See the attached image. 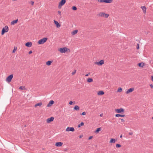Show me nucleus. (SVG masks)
<instances>
[{
	"label": "nucleus",
	"mask_w": 153,
	"mask_h": 153,
	"mask_svg": "<svg viewBox=\"0 0 153 153\" xmlns=\"http://www.w3.org/2000/svg\"><path fill=\"white\" fill-rule=\"evenodd\" d=\"M150 87H151V88H153V85H152V84H150Z\"/></svg>",
	"instance_id": "47"
},
{
	"label": "nucleus",
	"mask_w": 153,
	"mask_h": 153,
	"mask_svg": "<svg viewBox=\"0 0 153 153\" xmlns=\"http://www.w3.org/2000/svg\"><path fill=\"white\" fill-rule=\"evenodd\" d=\"M115 111L118 113L123 114L124 112V109L122 108H121L119 109H115Z\"/></svg>",
	"instance_id": "7"
},
{
	"label": "nucleus",
	"mask_w": 153,
	"mask_h": 153,
	"mask_svg": "<svg viewBox=\"0 0 153 153\" xmlns=\"http://www.w3.org/2000/svg\"><path fill=\"white\" fill-rule=\"evenodd\" d=\"M79 107L77 105H75L74 107V109L76 111H78L79 110Z\"/></svg>",
	"instance_id": "25"
},
{
	"label": "nucleus",
	"mask_w": 153,
	"mask_h": 153,
	"mask_svg": "<svg viewBox=\"0 0 153 153\" xmlns=\"http://www.w3.org/2000/svg\"><path fill=\"white\" fill-rule=\"evenodd\" d=\"M98 1L101 3H110L112 2V0H98Z\"/></svg>",
	"instance_id": "6"
},
{
	"label": "nucleus",
	"mask_w": 153,
	"mask_h": 153,
	"mask_svg": "<svg viewBox=\"0 0 153 153\" xmlns=\"http://www.w3.org/2000/svg\"><path fill=\"white\" fill-rule=\"evenodd\" d=\"M95 64L97 65H101L103 64H104V61L103 60H101L99 62H96Z\"/></svg>",
	"instance_id": "10"
},
{
	"label": "nucleus",
	"mask_w": 153,
	"mask_h": 153,
	"mask_svg": "<svg viewBox=\"0 0 153 153\" xmlns=\"http://www.w3.org/2000/svg\"><path fill=\"white\" fill-rule=\"evenodd\" d=\"M121 120L122 122H124V120L123 119H121Z\"/></svg>",
	"instance_id": "46"
},
{
	"label": "nucleus",
	"mask_w": 153,
	"mask_h": 153,
	"mask_svg": "<svg viewBox=\"0 0 153 153\" xmlns=\"http://www.w3.org/2000/svg\"><path fill=\"white\" fill-rule=\"evenodd\" d=\"M122 137V135L121 134L120 136V138H121Z\"/></svg>",
	"instance_id": "50"
},
{
	"label": "nucleus",
	"mask_w": 153,
	"mask_h": 153,
	"mask_svg": "<svg viewBox=\"0 0 153 153\" xmlns=\"http://www.w3.org/2000/svg\"><path fill=\"white\" fill-rule=\"evenodd\" d=\"M100 116L101 117H102V114H101L100 115Z\"/></svg>",
	"instance_id": "51"
},
{
	"label": "nucleus",
	"mask_w": 153,
	"mask_h": 153,
	"mask_svg": "<svg viewBox=\"0 0 153 153\" xmlns=\"http://www.w3.org/2000/svg\"><path fill=\"white\" fill-rule=\"evenodd\" d=\"M122 91V89L121 88H119L117 90V92H121Z\"/></svg>",
	"instance_id": "32"
},
{
	"label": "nucleus",
	"mask_w": 153,
	"mask_h": 153,
	"mask_svg": "<svg viewBox=\"0 0 153 153\" xmlns=\"http://www.w3.org/2000/svg\"><path fill=\"white\" fill-rule=\"evenodd\" d=\"M136 48L137 49H138L139 48V45L138 44H137Z\"/></svg>",
	"instance_id": "38"
},
{
	"label": "nucleus",
	"mask_w": 153,
	"mask_h": 153,
	"mask_svg": "<svg viewBox=\"0 0 153 153\" xmlns=\"http://www.w3.org/2000/svg\"><path fill=\"white\" fill-rule=\"evenodd\" d=\"M58 51L61 53H65L67 51V48L66 47L60 48L58 49Z\"/></svg>",
	"instance_id": "4"
},
{
	"label": "nucleus",
	"mask_w": 153,
	"mask_h": 153,
	"mask_svg": "<svg viewBox=\"0 0 153 153\" xmlns=\"http://www.w3.org/2000/svg\"><path fill=\"white\" fill-rule=\"evenodd\" d=\"M104 16H103V17H104L105 18H107L109 16V15L108 14H106L105 13Z\"/></svg>",
	"instance_id": "30"
},
{
	"label": "nucleus",
	"mask_w": 153,
	"mask_h": 153,
	"mask_svg": "<svg viewBox=\"0 0 153 153\" xmlns=\"http://www.w3.org/2000/svg\"><path fill=\"white\" fill-rule=\"evenodd\" d=\"M121 146V145L119 144H116V147L117 148H119Z\"/></svg>",
	"instance_id": "31"
},
{
	"label": "nucleus",
	"mask_w": 153,
	"mask_h": 153,
	"mask_svg": "<svg viewBox=\"0 0 153 153\" xmlns=\"http://www.w3.org/2000/svg\"><path fill=\"white\" fill-rule=\"evenodd\" d=\"M90 74H91L90 73V72H89V73H88V74H86V75H85V76H88V75H90Z\"/></svg>",
	"instance_id": "42"
},
{
	"label": "nucleus",
	"mask_w": 153,
	"mask_h": 153,
	"mask_svg": "<svg viewBox=\"0 0 153 153\" xmlns=\"http://www.w3.org/2000/svg\"><path fill=\"white\" fill-rule=\"evenodd\" d=\"M83 137V135H80L79 136V138H81L82 137Z\"/></svg>",
	"instance_id": "45"
},
{
	"label": "nucleus",
	"mask_w": 153,
	"mask_h": 153,
	"mask_svg": "<svg viewBox=\"0 0 153 153\" xmlns=\"http://www.w3.org/2000/svg\"><path fill=\"white\" fill-rule=\"evenodd\" d=\"M63 143L61 142H57L56 143L55 145L56 146L59 147L62 146Z\"/></svg>",
	"instance_id": "14"
},
{
	"label": "nucleus",
	"mask_w": 153,
	"mask_h": 153,
	"mask_svg": "<svg viewBox=\"0 0 153 153\" xmlns=\"http://www.w3.org/2000/svg\"><path fill=\"white\" fill-rule=\"evenodd\" d=\"M13 74H10L7 77L6 81L8 83L10 82L13 78Z\"/></svg>",
	"instance_id": "3"
},
{
	"label": "nucleus",
	"mask_w": 153,
	"mask_h": 153,
	"mask_svg": "<svg viewBox=\"0 0 153 153\" xmlns=\"http://www.w3.org/2000/svg\"><path fill=\"white\" fill-rule=\"evenodd\" d=\"M54 119V118L53 117H51L50 118H48L47 120V122L48 123H49L53 121Z\"/></svg>",
	"instance_id": "11"
},
{
	"label": "nucleus",
	"mask_w": 153,
	"mask_h": 153,
	"mask_svg": "<svg viewBox=\"0 0 153 153\" xmlns=\"http://www.w3.org/2000/svg\"><path fill=\"white\" fill-rule=\"evenodd\" d=\"M101 129H102L101 128H98L95 131V132L97 134L98 133L99 131H100L101 130Z\"/></svg>",
	"instance_id": "20"
},
{
	"label": "nucleus",
	"mask_w": 153,
	"mask_h": 153,
	"mask_svg": "<svg viewBox=\"0 0 153 153\" xmlns=\"http://www.w3.org/2000/svg\"><path fill=\"white\" fill-rule=\"evenodd\" d=\"M58 13L59 15L61 16V13L60 11H58Z\"/></svg>",
	"instance_id": "40"
},
{
	"label": "nucleus",
	"mask_w": 153,
	"mask_h": 153,
	"mask_svg": "<svg viewBox=\"0 0 153 153\" xmlns=\"http://www.w3.org/2000/svg\"><path fill=\"white\" fill-rule=\"evenodd\" d=\"M78 32L77 30H75L72 32L71 34L72 35H74L75 34H76Z\"/></svg>",
	"instance_id": "23"
},
{
	"label": "nucleus",
	"mask_w": 153,
	"mask_h": 153,
	"mask_svg": "<svg viewBox=\"0 0 153 153\" xmlns=\"http://www.w3.org/2000/svg\"><path fill=\"white\" fill-rule=\"evenodd\" d=\"M87 81L88 82H91L93 81V79L91 78H88L87 80Z\"/></svg>",
	"instance_id": "28"
},
{
	"label": "nucleus",
	"mask_w": 153,
	"mask_h": 153,
	"mask_svg": "<svg viewBox=\"0 0 153 153\" xmlns=\"http://www.w3.org/2000/svg\"><path fill=\"white\" fill-rule=\"evenodd\" d=\"M32 53V51H30L29 52V54H30L31 53Z\"/></svg>",
	"instance_id": "48"
},
{
	"label": "nucleus",
	"mask_w": 153,
	"mask_h": 153,
	"mask_svg": "<svg viewBox=\"0 0 153 153\" xmlns=\"http://www.w3.org/2000/svg\"><path fill=\"white\" fill-rule=\"evenodd\" d=\"M66 0H61V1L59 2V4L58 7L59 8H61V7L63 5L66 3Z\"/></svg>",
	"instance_id": "5"
},
{
	"label": "nucleus",
	"mask_w": 153,
	"mask_h": 153,
	"mask_svg": "<svg viewBox=\"0 0 153 153\" xmlns=\"http://www.w3.org/2000/svg\"><path fill=\"white\" fill-rule=\"evenodd\" d=\"M133 134V133L132 132H129V133H128V134L130 135H131Z\"/></svg>",
	"instance_id": "43"
},
{
	"label": "nucleus",
	"mask_w": 153,
	"mask_h": 153,
	"mask_svg": "<svg viewBox=\"0 0 153 153\" xmlns=\"http://www.w3.org/2000/svg\"><path fill=\"white\" fill-rule=\"evenodd\" d=\"M93 138L92 136H91L90 137H89V138H88V140H90L91 139Z\"/></svg>",
	"instance_id": "44"
},
{
	"label": "nucleus",
	"mask_w": 153,
	"mask_h": 153,
	"mask_svg": "<svg viewBox=\"0 0 153 153\" xmlns=\"http://www.w3.org/2000/svg\"><path fill=\"white\" fill-rule=\"evenodd\" d=\"M104 13H105L103 12H100L98 14V16H99L103 17Z\"/></svg>",
	"instance_id": "22"
},
{
	"label": "nucleus",
	"mask_w": 153,
	"mask_h": 153,
	"mask_svg": "<svg viewBox=\"0 0 153 153\" xmlns=\"http://www.w3.org/2000/svg\"><path fill=\"white\" fill-rule=\"evenodd\" d=\"M75 129L73 127H68L66 129V131H74Z\"/></svg>",
	"instance_id": "8"
},
{
	"label": "nucleus",
	"mask_w": 153,
	"mask_h": 153,
	"mask_svg": "<svg viewBox=\"0 0 153 153\" xmlns=\"http://www.w3.org/2000/svg\"><path fill=\"white\" fill-rule=\"evenodd\" d=\"M52 62H53L52 61H48L46 62V64L47 65L49 66L51 64Z\"/></svg>",
	"instance_id": "27"
},
{
	"label": "nucleus",
	"mask_w": 153,
	"mask_h": 153,
	"mask_svg": "<svg viewBox=\"0 0 153 153\" xmlns=\"http://www.w3.org/2000/svg\"><path fill=\"white\" fill-rule=\"evenodd\" d=\"M152 80L153 81V76H152Z\"/></svg>",
	"instance_id": "49"
},
{
	"label": "nucleus",
	"mask_w": 153,
	"mask_h": 153,
	"mask_svg": "<svg viewBox=\"0 0 153 153\" xmlns=\"http://www.w3.org/2000/svg\"><path fill=\"white\" fill-rule=\"evenodd\" d=\"M16 50H17V47H15L13 50L12 52L13 53H15V51Z\"/></svg>",
	"instance_id": "34"
},
{
	"label": "nucleus",
	"mask_w": 153,
	"mask_h": 153,
	"mask_svg": "<svg viewBox=\"0 0 153 153\" xmlns=\"http://www.w3.org/2000/svg\"><path fill=\"white\" fill-rule=\"evenodd\" d=\"M42 102H40L34 105V107H36L37 106H41L42 105Z\"/></svg>",
	"instance_id": "19"
},
{
	"label": "nucleus",
	"mask_w": 153,
	"mask_h": 153,
	"mask_svg": "<svg viewBox=\"0 0 153 153\" xmlns=\"http://www.w3.org/2000/svg\"><path fill=\"white\" fill-rule=\"evenodd\" d=\"M19 89L21 90H23V89H25V86H21L20 87Z\"/></svg>",
	"instance_id": "33"
},
{
	"label": "nucleus",
	"mask_w": 153,
	"mask_h": 153,
	"mask_svg": "<svg viewBox=\"0 0 153 153\" xmlns=\"http://www.w3.org/2000/svg\"><path fill=\"white\" fill-rule=\"evenodd\" d=\"M84 125V124L83 122H82L80 124H79L78 125V127L79 128V127H80L81 126H83Z\"/></svg>",
	"instance_id": "29"
},
{
	"label": "nucleus",
	"mask_w": 153,
	"mask_h": 153,
	"mask_svg": "<svg viewBox=\"0 0 153 153\" xmlns=\"http://www.w3.org/2000/svg\"><path fill=\"white\" fill-rule=\"evenodd\" d=\"M18 19H17L16 20H13V21H12V22H11V25H14L16 23L18 22Z\"/></svg>",
	"instance_id": "18"
},
{
	"label": "nucleus",
	"mask_w": 153,
	"mask_h": 153,
	"mask_svg": "<svg viewBox=\"0 0 153 153\" xmlns=\"http://www.w3.org/2000/svg\"><path fill=\"white\" fill-rule=\"evenodd\" d=\"M137 65L140 67H143L145 65V64L143 62L139 63Z\"/></svg>",
	"instance_id": "15"
},
{
	"label": "nucleus",
	"mask_w": 153,
	"mask_h": 153,
	"mask_svg": "<svg viewBox=\"0 0 153 153\" xmlns=\"http://www.w3.org/2000/svg\"><path fill=\"white\" fill-rule=\"evenodd\" d=\"M9 28L8 26L7 25L5 26L2 30L1 33V35H3L5 33L7 32Z\"/></svg>",
	"instance_id": "2"
},
{
	"label": "nucleus",
	"mask_w": 153,
	"mask_h": 153,
	"mask_svg": "<svg viewBox=\"0 0 153 153\" xmlns=\"http://www.w3.org/2000/svg\"><path fill=\"white\" fill-rule=\"evenodd\" d=\"M72 9L73 10H76L77 8L76 7H75V6H74L72 7Z\"/></svg>",
	"instance_id": "35"
},
{
	"label": "nucleus",
	"mask_w": 153,
	"mask_h": 153,
	"mask_svg": "<svg viewBox=\"0 0 153 153\" xmlns=\"http://www.w3.org/2000/svg\"><path fill=\"white\" fill-rule=\"evenodd\" d=\"M73 103V102L72 101H70L69 102V104L70 105H71L72 104V103Z\"/></svg>",
	"instance_id": "41"
},
{
	"label": "nucleus",
	"mask_w": 153,
	"mask_h": 153,
	"mask_svg": "<svg viewBox=\"0 0 153 153\" xmlns=\"http://www.w3.org/2000/svg\"><path fill=\"white\" fill-rule=\"evenodd\" d=\"M116 140L114 138H111L110 141V143H115Z\"/></svg>",
	"instance_id": "26"
},
{
	"label": "nucleus",
	"mask_w": 153,
	"mask_h": 153,
	"mask_svg": "<svg viewBox=\"0 0 153 153\" xmlns=\"http://www.w3.org/2000/svg\"><path fill=\"white\" fill-rule=\"evenodd\" d=\"M32 43L30 42H27L25 44V46L28 47H30L32 46Z\"/></svg>",
	"instance_id": "13"
},
{
	"label": "nucleus",
	"mask_w": 153,
	"mask_h": 153,
	"mask_svg": "<svg viewBox=\"0 0 153 153\" xmlns=\"http://www.w3.org/2000/svg\"><path fill=\"white\" fill-rule=\"evenodd\" d=\"M125 116V114H116L115 115V117H124Z\"/></svg>",
	"instance_id": "21"
},
{
	"label": "nucleus",
	"mask_w": 153,
	"mask_h": 153,
	"mask_svg": "<svg viewBox=\"0 0 153 153\" xmlns=\"http://www.w3.org/2000/svg\"><path fill=\"white\" fill-rule=\"evenodd\" d=\"M141 8L143 10V12L144 13H145L146 11V8L145 6H141Z\"/></svg>",
	"instance_id": "17"
},
{
	"label": "nucleus",
	"mask_w": 153,
	"mask_h": 153,
	"mask_svg": "<svg viewBox=\"0 0 153 153\" xmlns=\"http://www.w3.org/2000/svg\"><path fill=\"white\" fill-rule=\"evenodd\" d=\"M47 39L48 38L47 37L44 38L39 40L38 42V43L39 45L43 44L46 42Z\"/></svg>",
	"instance_id": "1"
},
{
	"label": "nucleus",
	"mask_w": 153,
	"mask_h": 153,
	"mask_svg": "<svg viewBox=\"0 0 153 153\" xmlns=\"http://www.w3.org/2000/svg\"><path fill=\"white\" fill-rule=\"evenodd\" d=\"M76 72V70H75L72 73V75H74V74Z\"/></svg>",
	"instance_id": "39"
},
{
	"label": "nucleus",
	"mask_w": 153,
	"mask_h": 153,
	"mask_svg": "<svg viewBox=\"0 0 153 153\" xmlns=\"http://www.w3.org/2000/svg\"><path fill=\"white\" fill-rule=\"evenodd\" d=\"M134 89V88H131L126 92V94H128L132 92L133 91Z\"/></svg>",
	"instance_id": "9"
},
{
	"label": "nucleus",
	"mask_w": 153,
	"mask_h": 153,
	"mask_svg": "<svg viewBox=\"0 0 153 153\" xmlns=\"http://www.w3.org/2000/svg\"><path fill=\"white\" fill-rule=\"evenodd\" d=\"M152 120H153V117H152Z\"/></svg>",
	"instance_id": "52"
},
{
	"label": "nucleus",
	"mask_w": 153,
	"mask_h": 153,
	"mask_svg": "<svg viewBox=\"0 0 153 153\" xmlns=\"http://www.w3.org/2000/svg\"><path fill=\"white\" fill-rule=\"evenodd\" d=\"M54 103V102L53 101L51 100L48 103L47 105V106L48 107H49L51 106Z\"/></svg>",
	"instance_id": "12"
},
{
	"label": "nucleus",
	"mask_w": 153,
	"mask_h": 153,
	"mask_svg": "<svg viewBox=\"0 0 153 153\" xmlns=\"http://www.w3.org/2000/svg\"><path fill=\"white\" fill-rule=\"evenodd\" d=\"M86 113L85 112H83L82 113L80 114L81 115H86Z\"/></svg>",
	"instance_id": "37"
},
{
	"label": "nucleus",
	"mask_w": 153,
	"mask_h": 153,
	"mask_svg": "<svg viewBox=\"0 0 153 153\" xmlns=\"http://www.w3.org/2000/svg\"><path fill=\"white\" fill-rule=\"evenodd\" d=\"M54 22L55 24L56 25L57 27H59L60 26V25L57 21L54 20Z\"/></svg>",
	"instance_id": "16"
},
{
	"label": "nucleus",
	"mask_w": 153,
	"mask_h": 153,
	"mask_svg": "<svg viewBox=\"0 0 153 153\" xmlns=\"http://www.w3.org/2000/svg\"><path fill=\"white\" fill-rule=\"evenodd\" d=\"M29 3H30L32 5H33L34 4V2L32 1H31Z\"/></svg>",
	"instance_id": "36"
},
{
	"label": "nucleus",
	"mask_w": 153,
	"mask_h": 153,
	"mask_svg": "<svg viewBox=\"0 0 153 153\" xmlns=\"http://www.w3.org/2000/svg\"><path fill=\"white\" fill-rule=\"evenodd\" d=\"M97 94L98 95H103L104 94V92L103 91H99Z\"/></svg>",
	"instance_id": "24"
}]
</instances>
